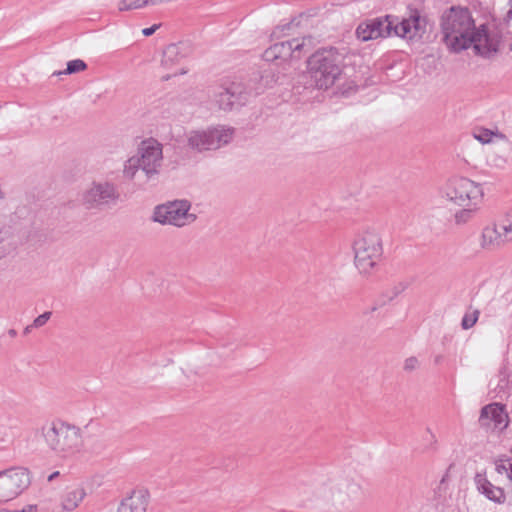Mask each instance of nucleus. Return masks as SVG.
<instances>
[{
    "label": "nucleus",
    "mask_w": 512,
    "mask_h": 512,
    "mask_svg": "<svg viewBox=\"0 0 512 512\" xmlns=\"http://www.w3.org/2000/svg\"><path fill=\"white\" fill-rule=\"evenodd\" d=\"M361 494L362 487L359 482L342 474H336L322 483L317 497L326 505L343 511L349 509Z\"/></svg>",
    "instance_id": "obj_5"
},
{
    "label": "nucleus",
    "mask_w": 512,
    "mask_h": 512,
    "mask_svg": "<svg viewBox=\"0 0 512 512\" xmlns=\"http://www.w3.org/2000/svg\"><path fill=\"white\" fill-rule=\"evenodd\" d=\"M512 461L509 459H499L496 462V471L499 474H507L511 472Z\"/></svg>",
    "instance_id": "obj_28"
},
{
    "label": "nucleus",
    "mask_w": 512,
    "mask_h": 512,
    "mask_svg": "<svg viewBox=\"0 0 512 512\" xmlns=\"http://www.w3.org/2000/svg\"><path fill=\"white\" fill-rule=\"evenodd\" d=\"M30 475L25 468H11L0 472V505L25 491L30 485Z\"/></svg>",
    "instance_id": "obj_13"
},
{
    "label": "nucleus",
    "mask_w": 512,
    "mask_h": 512,
    "mask_svg": "<svg viewBox=\"0 0 512 512\" xmlns=\"http://www.w3.org/2000/svg\"><path fill=\"white\" fill-rule=\"evenodd\" d=\"M475 483L479 492L485 495L489 500L495 503L505 502L504 490L500 487L494 486L486 477L480 473L475 476Z\"/></svg>",
    "instance_id": "obj_18"
},
{
    "label": "nucleus",
    "mask_w": 512,
    "mask_h": 512,
    "mask_svg": "<svg viewBox=\"0 0 512 512\" xmlns=\"http://www.w3.org/2000/svg\"><path fill=\"white\" fill-rule=\"evenodd\" d=\"M307 68L315 86L326 90L342 75L344 56L334 47L320 49L308 58Z\"/></svg>",
    "instance_id": "obj_4"
},
{
    "label": "nucleus",
    "mask_w": 512,
    "mask_h": 512,
    "mask_svg": "<svg viewBox=\"0 0 512 512\" xmlns=\"http://www.w3.org/2000/svg\"><path fill=\"white\" fill-rule=\"evenodd\" d=\"M163 163V146L154 138L141 141L123 166V177L140 185L156 180Z\"/></svg>",
    "instance_id": "obj_2"
},
{
    "label": "nucleus",
    "mask_w": 512,
    "mask_h": 512,
    "mask_svg": "<svg viewBox=\"0 0 512 512\" xmlns=\"http://www.w3.org/2000/svg\"><path fill=\"white\" fill-rule=\"evenodd\" d=\"M8 334H9L11 337H14V336H16L17 332H16V330H14V329H10V330L8 331Z\"/></svg>",
    "instance_id": "obj_42"
},
{
    "label": "nucleus",
    "mask_w": 512,
    "mask_h": 512,
    "mask_svg": "<svg viewBox=\"0 0 512 512\" xmlns=\"http://www.w3.org/2000/svg\"><path fill=\"white\" fill-rule=\"evenodd\" d=\"M120 198L116 185L110 181H93L81 195V203L86 209H103L115 204Z\"/></svg>",
    "instance_id": "obj_11"
},
{
    "label": "nucleus",
    "mask_w": 512,
    "mask_h": 512,
    "mask_svg": "<svg viewBox=\"0 0 512 512\" xmlns=\"http://www.w3.org/2000/svg\"><path fill=\"white\" fill-rule=\"evenodd\" d=\"M377 37L398 36L407 40L421 39L426 32L427 20L417 12L409 18L399 20L397 17L387 15L384 18L371 20Z\"/></svg>",
    "instance_id": "obj_7"
},
{
    "label": "nucleus",
    "mask_w": 512,
    "mask_h": 512,
    "mask_svg": "<svg viewBox=\"0 0 512 512\" xmlns=\"http://www.w3.org/2000/svg\"><path fill=\"white\" fill-rule=\"evenodd\" d=\"M148 494L146 491H134L129 497L122 500L117 512H146Z\"/></svg>",
    "instance_id": "obj_17"
},
{
    "label": "nucleus",
    "mask_w": 512,
    "mask_h": 512,
    "mask_svg": "<svg viewBox=\"0 0 512 512\" xmlns=\"http://www.w3.org/2000/svg\"><path fill=\"white\" fill-rule=\"evenodd\" d=\"M419 366H420V362H419L418 358L415 356H411V357H408L405 359L404 364H403V370L405 372L410 373V372H413L416 369H418Z\"/></svg>",
    "instance_id": "obj_27"
},
{
    "label": "nucleus",
    "mask_w": 512,
    "mask_h": 512,
    "mask_svg": "<svg viewBox=\"0 0 512 512\" xmlns=\"http://www.w3.org/2000/svg\"><path fill=\"white\" fill-rule=\"evenodd\" d=\"M51 315H52L51 312H44L43 314L36 317L32 323L34 328H40V327L44 326L50 319Z\"/></svg>",
    "instance_id": "obj_31"
},
{
    "label": "nucleus",
    "mask_w": 512,
    "mask_h": 512,
    "mask_svg": "<svg viewBox=\"0 0 512 512\" xmlns=\"http://www.w3.org/2000/svg\"><path fill=\"white\" fill-rule=\"evenodd\" d=\"M498 382L495 385L493 391L495 392L494 397L503 398L507 395L510 387V373L506 366H503L497 375Z\"/></svg>",
    "instance_id": "obj_22"
},
{
    "label": "nucleus",
    "mask_w": 512,
    "mask_h": 512,
    "mask_svg": "<svg viewBox=\"0 0 512 512\" xmlns=\"http://www.w3.org/2000/svg\"><path fill=\"white\" fill-rule=\"evenodd\" d=\"M4 198V194L3 192L0 190V199H3Z\"/></svg>",
    "instance_id": "obj_45"
},
{
    "label": "nucleus",
    "mask_w": 512,
    "mask_h": 512,
    "mask_svg": "<svg viewBox=\"0 0 512 512\" xmlns=\"http://www.w3.org/2000/svg\"><path fill=\"white\" fill-rule=\"evenodd\" d=\"M501 228L505 231L512 232V208L505 213L501 220Z\"/></svg>",
    "instance_id": "obj_29"
},
{
    "label": "nucleus",
    "mask_w": 512,
    "mask_h": 512,
    "mask_svg": "<svg viewBox=\"0 0 512 512\" xmlns=\"http://www.w3.org/2000/svg\"><path fill=\"white\" fill-rule=\"evenodd\" d=\"M478 202H473L469 204V206H465L462 209L458 210L454 214V223L457 226H462L470 221L473 220V218L476 216L479 207L477 206Z\"/></svg>",
    "instance_id": "obj_21"
},
{
    "label": "nucleus",
    "mask_w": 512,
    "mask_h": 512,
    "mask_svg": "<svg viewBox=\"0 0 512 512\" xmlns=\"http://www.w3.org/2000/svg\"><path fill=\"white\" fill-rule=\"evenodd\" d=\"M87 68L86 63L81 59L71 60L67 63V68L63 72H59L58 74H73L77 72L84 71Z\"/></svg>",
    "instance_id": "obj_26"
},
{
    "label": "nucleus",
    "mask_w": 512,
    "mask_h": 512,
    "mask_svg": "<svg viewBox=\"0 0 512 512\" xmlns=\"http://www.w3.org/2000/svg\"><path fill=\"white\" fill-rule=\"evenodd\" d=\"M494 133L488 129H484L479 132V134L475 135V138L483 144L490 143L492 141V136Z\"/></svg>",
    "instance_id": "obj_30"
},
{
    "label": "nucleus",
    "mask_w": 512,
    "mask_h": 512,
    "mask_svg": "<svg viewBox=\"0 0 512 512\" xmlns=\"http://www.w3.org/2000/svg\"><path fill=\"white\" fill-rule=\"evenodd\" d=\"M40 434L49 450L63 459L75 456L83 447L80 427L60 419L45 422Z\"/></svg>",
    "instance_id": "obj_3"
},
{
    "label": "nucleus",
    "mask_w": 512,
    "mask_h": 512,
    "mask_svg": "<svg viewBox=\"0 0 512 512\" xmlns=\"http://www.w3.org/2000/svg\"><path fill=\"white\" fill-rule=\"evenodd\" d=\"M506 475H507V478L512 482V465H511V473L509 471Z\"/></svg>",
    "instance_id": "obj_43"
},
{
    "label": "nucleus",
    "mask_w": 512,
    "mask_h": 512,
    "mask_svg": "<svg viewBox=\"0 0 512 512\" xmlns=\"http://www.w3.org/2000/svg\"><path fill=\"white\" fill-rule=\"evenodd\" d=\"M441 359H442V356H440V355L436 356L435 357V363H439L441 361Z\"/></svg>",
    "instance_id": "obj_44"
},
{
    "label": "nucleus",
    "mask_w": 512,
    "mask_h": 512,
    "mask_svg": "<svg viewBox=\"0 0 512 512\" xmlns=\"http://www.w3.org/2000/svg\"><path fill=\"white\" fill-rule=\"evenodd\" d=\"M442 41L450 52L460 53L473 46L476 55L491 58L499 51L500 37L485 24L478 28L467 7L451 6L440 17Z\"/></svg>",
    "instance_id": "obj_1"
},
{
    "label": "nucleus",
    "mask_w": 512,
    "mask_h": 512,
    "mask_svg": "<svg viewBox=\"0 0 512 512\" xmlns=\"http://www.w3.org/2000/svg\"><path fill=\"white\" fill-rule=\"evenodd\" d=\"M16 247L17 242L12 227L0 221V259L13 252Z\"/></svg>",
    "instance_id": "obj_19"
},
{
    "label": "nucleus",
    "mask_w": 512,
    "mask_h": 512,
    "mask_svg": "<svg viewBox=\"0 0 512 512\" xmlns=\"http://www.w3.org/2000/svg\"><path fill=\"white\" fill-rule=\"evenodd\" d=\"M443 199L460 207L469 206L483 197L481 186L466 177H452L440 188Z\"/></svg>",
    "instance_id": "obj_8"
},
{
    "label": "nucleus",
    "mask_w": 512,
    "mask_h": 512,
    "mask_svg": "<svg viewBox=\"0 0 512 512\" xmlns=\"http://www.w3.org/2000/svg\"><path fill=\"white\" fill-rule=\"evenodd\" d=\"M36 511H37V506L30 504L20 510H14L13 512H36Z\"/></svg>",
    "instance_id": "obj_36"
},
{
    "label": "nucleus",
    "mask_w": 512,
    "mask_h": 512,
    "mask_svg": "<svg viewBox=\"0 0 512 512\" xmlns=\"http://www.w3.org/2000/svg\"><path fill=\"white\" fill-rule=\"evenodd\" d=\"M403 287L401 288H398V287H394L393 289V295L390 297V300H392L394 297H396L399 293H401L403 291Z\"/></svg>",
    "instance_id": "obj_39"
},
{
    "label": "nucleus",
    "mask_w": 512,
    "mask_h": 512,
    "mask_svg": "<svg viewBox=\"0 0 512 512\" xmlns=\"http://www.w3.org/2000/svg\"><path fill=\"white\" fill-rule=\"evenodd\" d=\"M184 73H186V71L184 69H180V70H177V71H175V72H173L171 74L163 75L162 76V80L167 81V80H169L173 76H176L178 74H184Z\"/></svg>",
    "instance_id": "obj_37"
},
{
    "label": "nucleus",
    "mask_w": 512,
    "mask_h": 512,
    "mask_svg": "<svg viewBox=\"0 0 512 512\" xmlns=\"http://www.w3.org/2000/svg\"><path fill=\"white\" fill-rule=\"evenodd\" d=\"M233 132L232 128L224 127L192 131L187 138L188 146L198 152L216 150L232 140Z\"/></svg>",
    "instance_id": "obj_12"
},
{
    "label": "nucleus",
    "mask_w": 512,
    "mask_h": 512,
    "mask_svg": "<svg viewBox=\"0 0 512 512\" xmlns=\"http://www.w3.org/2000/svg\"><path fill=\"white\" fill-rule=\"evenodd\" d=\"M291 25H292V23H288V24L283 25V26H278V27L276 28V30L273 32V34L275 35V34L277 33V30H280L281 32H284V31H286V30H289V29H290V27H291Z\"/></svg>",
    "instance_id": "obj_38"
},
{
    "label": "nucleus",
    "mask_w": 512,
    "mask_h": 512,
    "mask_svg": "<svg viewBox=\"0 0 512 512\" xmlns=\"http://www.w3.org/2000/svg\"><path fill=\"white\" fill-rule=\"evenodd\" d=\"M312 38L302 37L277 42L268 47L263 53V59L267 62H286L289 59L299 60L310 51Z\"/></svg>",
    "instance_id": "obj_10"
},
{
    "label": "nucleus",
    "mask_w": 512,
    "mask_h": 512,
    "mask_svg": "<svg viewBox=\"0 0 512 512\" xmlns=\"http://www.w3.org/2000/svg\"><path fill=\"white\" fill-rule=\"evenodd\" d=\"M504 21L508 25H512V0H509V8L504 16Z\"/></svg>",
    "instance_id": "obj_33"
},
{
    "label": "nucleus",
    "mask_w": 512,
    "mask_h": 512,
    "mask_svg": "<svg viewBox=\"0 0 512 512\" xmlns=\"http://www.w3.org/2000/svg\"><path fill=\"white\" fill-rule=\"evenodd\" d=\"M354 264L363 275L372 274L383 259V241L374 230L358 234L353 241Z\"/></svg>",
    "instance_id": "obj_6"
},
{
    "label": "nucleus",
    "mask_w": 512,
    "mask_h": 512,
    "mask_svg": "<svg viewBox=\"0 0 512 512\" xmlns=\"http://www.w3.org/2000/svg\"><path fill=\"white\" fill-rule=\"evenodd\" d=\"M59 475V472L56 471V472H53L49 477H48V480L49 481H52L54 478H56L57 476Z\"/></svg>",
    "instance_id": "obj_41"
},
{
    "label": "nucleus",
    "mask_w": 512,
    "mask_h": 512,
    "mask_svg": "<svg viewBox=\"0 0 512 512\" xmlns=\"http://www.w3.org/2000/svg\"><path fill=\"white\" fill-rule=\"evenodd\" d=\"M86 492L82 487H74L69 489L63 496L62 507L66 511H72L82 502Z\"/></svg>",
    "instance_id": "obj_20"
},
{
    "label": "nucleus",
    "mask_w": 512,
    "mask_h": 512,
    "mask_svg": "<svg viewBox=\"0 0 512 512\" xmlns=\"http://www.w3.org/2000/svg\"><path fill=\"white\" fill-rule=\"evenodd\" d=\"M0 512H13V511L2 509V510H0Z\"/></svg>",
    "instance_id": "obj_46"
},
{
    "label": "nucleus",
    "mask_w": 512,
    "mask_h": 512,
    "mask_svg": "<svg viewBox=\"0 0 512 512\" xmlns=\"http://www.w3.org/2000/svg\"><path fill=\"white\" fill-rule=\"evenodd\" d=\"M118 9H119V11L131 10L130 2L128 0H120L118 2Z\"/></svg>",
    "instance_id": "obj_34"
},
{
    "label": "nucleus",
    "mask_w": 512,
    "mask_h": 512,
    "mask_svg": "<svg viewBox=\"0 0 512 512\" xmlns=\"http://www.w3.org/2000/svg\"><path fill=\"white\" fill-rule=\"evenodd\" d=\"M493 422L494 429H504L508 425V415L504 406L493 403L484 406L481 409L479 423L481 426L489 428L490 423Z\"/></svg>",
    "instance_id": "obj_16"
},
{
    "label": "nucleus",
    "mask_w": 512,
    "mask_h": 512,
    "mask_svg": "<svg viewBox=\"0 0 512 512\" xmlns=\"http://www.w3.org/2000/svg\"><path fill=\"white\" fill-rule=\"evenodd\" d=\"M33 328H34L33 324L28 325V326L24 329L23 333H24L25 335H27L28 333H30V332H31V330H32Z\"/></svg>",
    "instance_id": "obj_40"
},
{
    "label": "nucleus",
    "mask_w": 512,
    "mask_h": 512,
    "mask_svg": "<svg viewBox=\"0 0 512 512\" xmlns=\"http://www.w3.org/2000/svg\"><path fill=\"white\" fill-rule=\"evenodd\" d=\"M190 209L191 203L188 200L168 201L154 208L152 220L162 225L183 227L196 220V215L189 213Z\"/></svg>",
    "instance_id": "obj_9"
},
{
    "label": "nucleus",
    "mask_w": 512,
    "mask_h": 512,
    "mask_svg": "<svg viewBox=\"0 0 512 512\" xmlns=\"http://www.w3.org/2000/svg\"><path fill=\"white\" fill-rule=\"evenodd\" d=\"M480 315V311L478 309H474L471 312H466L462 318L461 326L464 330H468L472 328L476 322L478 321Z\"/></svg>",
    "instance_id": "obj_25"
},
{
    "label": "nucleus",
    "mask_w": 512,
    "mask_h": 512,
    "mask_svg": "<svg viewBox=\"0 0 512 512\" xmlns=\"http://www.w3.org/2000/svg\"><path fill=\"white\" fill-rule=\"evenodd\" d=\"M376 30L371 22V20L367 23L360 24L356 29L357 38L361 41H368L372 39H377Z\"/></svg>",
    "instance_id": "obj_24"
},
{
    "label": "nucleus",
    "mask_w": 512,
    "mask_h": 512,
    "mask_svg": "<svg viewBox=\"0 0 512 512\" xmlns=\"http://www.w3.org/2000/svg\"><path fill=\"white\" fill-rule=\"evenodd\" d=\"M131 10L141 9L147 5H149L148 0H134L130 2Z\"/></svg>",
    "instance_id": "obj_32"
},
{
    "label": "nucleus",
    "mask_w": 512,
    "mask_h": 512,
    "mask_svg": "<svg viewBox=\"0 0 512 512\" xmlns=\"http://www.w3.org/2000/svg\"><path fill=\"white\" fill-rule=\"evenodd\" d=\"M214 98L220 109L230 111L235 106L245 104L248 99V91L242 82H228L218 87Z\"/></svg>",
    "instance_id": "obj_14"
},
{
    "label": "nucleus",
    "mask_w": 512,
    "mask_h": 512,
    "mask_svg": "<svg viewBox=\"0 0 512 512\" xmlns=\"http://www.w3.org/2000/svg\"><path fill=\"white\" fill-rule=\"evenodd\" d=\"M159 26L160 25H158V24H154L151 27L143 29L142 33H143L144 36H151L159 28Z\"/></svg>",
    "instance_id": "obj_35"
},
{
    "label": "nucleus",
    "mask_w": 512,
    "mask_h": 512,
    "mask_svg": "<svg viewBox=\"0 0 512 512\" xmlns=\"http://www.w3.org/2000/svg\"><path fill=\"white\" fill-rule=\"evenodd\" d=\"M182 58L180 54V48L176 44L168 45L164 52L161 64L166 69H171L175 64H177Z\"/></svg>",
    "instance_id": "obj_23"
},
{
    "label": "nucleus",
    "mask_w": 512,
    "mask_h": 512,
    "mask_svg": "<svg viewBox=\"0 0 512 512\" xmlns=\"http://www.w3.org/2000/svg\"><path fill=\"white\" fill-rule=\"evenodd\" d=\"M512 241V232L505 231L496 223L485 226L480 236V246L484 250L495 251Z\"/></svg>",
    "instance_id": "obj_15"
}]
</instances>
